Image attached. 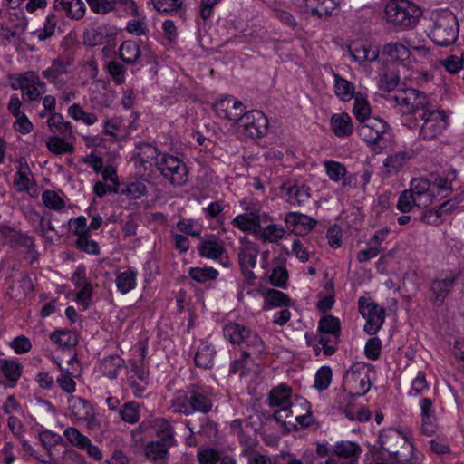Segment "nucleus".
<instances>
[{
  "mask_svg": "<svg viewBox=\"0 0 464 464\" xmlns=\"http://www.w3.org/2000/svg\"><path fill=\"white\" fill-rule=\"evenodd\" d=\"M391 99L401 112V123L411 130L419 128L421 140H432L448 127L446 112L435 109L424 92L411 88L396 92Z\"/></svg>",
  "mask_w": 464,
  "mask_h": 464,
  "instance_id": "1",
  "label": "nucleus"
},
{
  "mask_svg": "<svg viewBox=\"0 0 464 464\" xmlns=\"http://www.w3.org/2000/svg\"><path fill=\"white\" fill-rule=\"evenodd\" d=\"M224 336L231 343L240 346V357L236 359L230 364L229 373L243 374L250 365L266 353V344L259 335L237 323H229L223 329Z\"/></svg>",
  "mask_w": 464,
  "mask_h": 464,
  "instance_id": "2",
  "label": "nucleus"
},
{
  "mask_svg": "<svg viewBox=\"0 0 464 464\" xmlns=\"http://www.w3.org/2000/svg\"><path fill=\"white\" fill-rule=\"evenodd\" d=\"M378 444L382 452L387 453L386 460L390 464H418L414 455L413 444L400 430L392 428L380 431Z\"/></svg>",
  "mask_w": 464,
  "mask_h": 464,
  "instance_id": "3",
  "label": "nucleus"
},
{
  "mask_svg": "<svg viewBox=\"0 0 464 464\" xmlns=\"http://www.w3.org/2000/svg\"><path fill=\"white\" fill-rule=\"evenodd\" d=\"M213 402L209 392L203 386L190 384L186 390L178 391L170 401L174 413L191 416L196 412L207 415L212 411Z\"/></svg>",
  "mask_w": 464,
  "mask_h": 464,
  "instance_id": "4",
  "label": "nucleus"
},
{
  "mask_svg": "<svg viewBox=\"0 0 464 464\" xmlns=\"http://www.w3.org/2000/svg\"><path fill=\"white\" fill-rule=\"evenodd\" d=\"M387 21L401 30L414 28L420 16L422 10L408 0H392L385 7Z\"/></svg>",
  "mask_w": 464,
  "mask_h": 464,
  "instance_id": "5",
  "label": "nucleus"
},
{
  "mask_svg": "<svg viewBox=\"0 0 464 464\" xmlns=\"http://www.w3.org/2000/svg\"><path fill=\"white\" fill-rule=\"evenodd\" d=\"M459 34V23L455 14L449 10H441L433 14V26L430 38L439 46L453 44Z\"/></svg>",
  "mask_w": 464,
  "mask_h": 464,
  "instance_id": "6",
  "label": "nucleus"
},
{
  "mask_svg": "<svg viewBox=\"0 0 464 464\" xmlns=\"http://www.w3.org/2000/svg\"><path fill=\"white\" fill-rule=\"evenodd\" d=\"M157 159L156 169L174 187L184 186L188 180L187 165L179 158L163 152Z\"/></svg>",
  "mask_w": 464,
  "mask_h": 464,
  "instance_id": "7",
  "label": "nucleus"
},
{
  "mask_svg": "<svg viewBox=\"0 0 464 464\" xmlns=\"http://www.w3.org/2000/svg\"><path fill=\"white\" fill-rule=\"evenodd\" d=\"M340 320L333 315L323 316L318 323V343L322 345L324 354L333 355L340 342Z\"/></svg>",
  "mask_w": 464,
  "mask_h": 464,
  "instance_id": "8",
  "label": "nucleus"
},
{
  "mask_svg": "<svg viewBox=\"0 0 464 464\" xmlns=\"http://www.w3.org/2000/svg\"><path fill=\"white\" fill-rule=\"evenodd\" d=\"M268 120L258 110L245 112L237 124V132L245 139H258L267 132Z\"/></svg>",
  "mask_w": 464,
  "mask_h": 464,
  "instance_id": "9",
  "label": "nucleus"
},
{
  "mask_svg": "<svg viewBox=\"0 0 464 464\" xmlns=\"http://www.w3.org/2000/svg\"><path fill=\"white\" fill-rule=\"evenodd\" d=\"M357 132L367 144L381 148V143L388 140L389 125L380 118L371 117L359 122Z\"/></svg>",
  "mask_w": 464,
  "mask_h": 464,
  "instance_id": "10",
  "label": "nucleus"
},
{
  "mask_svg": "<svg viewBox=\"0 0 464 464\" xmlns=\"http://www.w3.org/2000/svg\"><path fill=\"white\" fill-rule=\"evenodd\" d=\"M358 304L360 314L366 319L364 331L374 335L384 323L385 309L365 297H360Z\"/></svg>",
  "mask_w": 464,
  "mask_h": 464,
  "instance_id": "11",
  "label": "nucleus"
},
{
  "mask_svg": "<svg viewBox=\"0 0 464 464\" xmlns=\"http://www.w3.org/2000/svg\"><path fill=\"white\" fill-rule=\"evenodd\" d=\"M198 250L202 257L219 260L224 267L231 266L223 241L214 235L202 240L198 246Z\"/></svg>",
  "mask_w": 464,
  "mask_h": 464,
  "instance_id": "12",
  "label": "nucleus"
},
{
  "mask_svg": "<svg viewBox=\"0 0 464 464\" xmlns=\"http://www.w3.org/2000/svg\"><path fill=\"white\" fill-rule=\"evenodd\" d=\"M13 89H21L28 101L38 100L45 92V83L34 72H26L17 77L16 82L12 83Z\"/></svg>",
  "mask_w": 464,
  "mask_h": 464,
  "instance_id": "13",
  "label": "nucleus"
},
{
  "mask_svg": "<svg viewBox=\"0 0 464 464\" xmlns=\"http://www.w3.org/2000/svg\"><path fill=\"white\" fill-rule=\"evenodd\" d=\"M71 65L72 63L69 60L58 57L52 62L47 69L42 72V75L56 88L62 89L67 83Z\"/></svg>",
  "mask_w": 464,
  "mask_h": 464,
  "instance_id": "14",
  "label": "nucleus"
},
{
  "mask_svg": "<svg viewBox=\"0 0 464 464\" xmlns=\"http://www.w3.org/2000/svg\"><path fill=\"white\" fill-rule=\"evenodd\" d=\"M266 214H261V210L256 208H247L243 214L237 215L232 224L235 227L246 232L256 233L261 228V222L267 221Z\"/></svg>",
  "mask_w": 464,
  "mask_h": 464,
  "instance_id": "15",
  "label": "nucleus"
},
{
  "mask_svg": "<svg viewBox=\"0 0 464 464\" xmlns=\"http://www.w3.org/2000/svg\"><path fill=\"white\" fill-rule=\"evenodd\" d=\"M117 29L110 24H102L95 28L85 30L83 42L89 46L108 44L115 39Z\"/></svg>",
  "mask_w": 464,
  "mask_h": 464,
  "instance_id": "16",
  "label": "nucleus"
},
{
  "mask_svg": "<svg viewBox=\"0 0 464 464\" xmlns=\"http://www.w3.org/2000/svg\"><path fill=\"white\" fill-rule=\"evenodd\" d=\"M213 109L220 118L234 121L236 125L245 113L243 103L232 98H224L217 101L213 104Z\"/></svg>",
  "mask_w": 464,
  "mask_h": 464,
  "instance_id": "17",
  "label": "nucleus"
},
{
  "mask_svg": "<svg viewBox=\"0 0 464 464\" xmlns=\"http://www.w3.org/2000/svg\"><path fill=\"white\" fill-rule=\"evenodd\" d=\"M408 190L415 198L417 208H427L433 202L435 195L431 189L429 177L412 179Z\"/></svg>",
  "mask_w": 464,
  "mask_h": 464,
  "instance_id": "18",
  "label": "nucleus"
},
{
  "mask_svg": "<svg viewBox=\"0 0 464 464\" xmlns=\"http://www.w3.org/2000/svg\"><path fill=\"white\" fill-rule=\"evenodd\" d=\"M348 52L359 63L374 62L379 57V48L368 41H354L348 45Z\"/></svg>",
  "mask_w": 464,
  "mask_h": 464,
  "instance_id": "19",
  "label": "nucleus"
},
{
  "mask_svg": "<svg viewBox=\"0 0 464 464\" xmlns=\"http://www.w3.org/2000/svg\"><path fill=\"white\" fill-rule=\"evenodd\" d=\"M429 179L433 194L435 192L441 198H447L452 191V182L457 179L455 169H450L442 174L430 173Z\"/></svg>",
  "mask_w": 464,
  "mask_h": 464,
  "instance_id": "20",
  "label": "nucleus"
},
{
  "mask_svg": "<svg viewBox=\"0 0 464 464\" xmlns=\"http://www.w3.org/2000/svg\"><path fill=\"white\" fill-rule=\"evenodd\" d=\"M420 408L421 410L420 430L423 434L431 436L436 432L438 428L433 402L429 398H422L420 401Z\"/></svg>",
  "mask_w": 464,
  "mask_h": 464,
  "instance_id": "21",
  "label": "nucleus"
},
{
  "mask_svg": "<svg viewBox=\"0 0 464 464\" xmlns=\"http://www.w3.org/2000/svg\"><path fill=\"white\" fill-rule=\"evenodd\" d=\"M285 222L295 234H306L316 225L317 221L307 215L299 212H289L285 217Z\"/></svg>",
  "mask_w": 464,
  "mask_h": 464,
  "instance_id": "22",
  "label": "nucleus"
},
{
  "mask_svg": "<svg viewBox=\"0 0 464 464\" xmlns=\"http://www.w3.org/2000/svg\"><path fill=\"white\" fill-rule=\"evenodd\" d=\"M53 8L56 12L63 13L72 20H81L86 12V6L82 0H54Z\"/></svg>",
  "mask_w": 464,
  "mask_h": 464,
  "instance_id": "23",
  "label": "nucleus"
},
{
  "mask_svg": "<svg viewBox=\"0 0 464 464\" xmlns=\"http://www.w3.org/2000/svg\"><path fill=\"white\" fill-rule=\"evenodd\" d=\"M458 277L457 273H450L449 276L442 279H434L430 283V291L434 295V301L436 303H443L446 296L451 291V288Z\"/></svg>",
  "mask_w": 464,
  "mask_h": 464,
  "instance_id": "24",
  "label": "nucleus"
},
{
  "mask_svg": "<svg viewBox=\"0 0 464 464\" xmlns=\"http://www.w3.org/2000/svg\"><path fill=\"white\" fill-rule=\"evenodd\" d=\"M330 124L333 132L338 138L348 137L353 131L352 117L347 112L332 115Z\"/></svg>",
  "mask_w": 464,
  "mask_h": 464,
  "instance_id": "25",
  "label": "nucleus"
},
{
  "mask_svg": "<svg viewBox=\"0 0 464 464\" xmlns=\"http://www.w3.org/2000/svg\"><path fill=\"white\" fill-rule=\"evenodd\" d=\"M172 446L162 443L159 440H151L144 447L145 457L156 463H166L169 457V450Z\"/></svg>",
  "mask_w": 464,
  "mask_h": 464,
  "instance_id": "26",
  "label": "nucleus"
},
{
  "mask_svg": "<svg viewBox=\"0 0 464 464\" xmlns=\"http://www.w3.org/2000/svg\"><path fill=\"white\" fill-rule=\"evenodd\" d=\"M334 453L336 457L347 462L357 464V460L362 453V449L360 445L355 442L341 441L334 445Z\"/></svg>",
  "mask_w": 464,
  "mask_h": 464,
  "instance_id": "27",
  "label": "nucleus"
},
{
  "mask_svg": "<svg viewBox=\"0 0 464 464\" xmlns=\"http://www.w3.org/2000/svg\"><path fill=\"white\" fill-rule=\"evenodd\" d=\"M405 44L401 42H390L382 46V54L392 61L405 62L411 56L409 50V42L404 40Z\"/></svg>",
  "mask_w": 464,
  "mask_h": 464,
  "instance_id": "28",
  "label": "nucleus"
},
{
  "mask_svg": "<svg viewBox=\"0 0 464 464\" xmlns=\"http://www.w3.org/2000/svg\"><path fill=\"white\" fill-rule=\"evenodd\" d=\"M400 76L395 69L383 65L378 72V87L383 92H392L399 84Z\"/></svg>",
  "mask_w": 464,
  "mask_h": 464,
  "instance_id": "29",
  "label": "nucleus"
},
{
  "mask_svg": "<svg viewBox=\"0 0 464 464\" xmlns=\"http://www.w3.org/2000/svg\"><path fill=\"white\" fill-rule=\"evenodd\" d=\"M215 355L216 350L213 345L207 342H202L194 357L196 366L203 369H211L214 365Z\"/></svg>",
  "mask_w": 464,
  "mask_h": 464,
  "instance_id": "30",
  "label": "nucleus"
},
{
  "mask_svg": "<svg viewBox=\"0 0 464 464\" xmlns=\"http://www.w3.org/2000/svg\"><path fill=\"white\" fill-rule=\"evenodd\" d=\"M68 405L71 414L77 420L89 419L93 411L90 402L81 397L71 396L68 398Z\"/></svg>",
  "mask_w": 464,
  "mask_h": 464,
  "instance_id": "31",
  "label": "nucleus"
},
{
  "mask_svg": "<svg viewBox=\"0 0 464 464\" xmlns=\"http://www.w3.org/2000/svg\"><path fill=\"white\" fill-rule=\"evenodd\" d=\"M47 125L50 130L54 133H59L64 138H74L71 122L64 121L61 113H52L47 120Z\"/></svg>",
  "mask_w": 464,
  "mask_h": 464,
  "instance_id": "32",
  "label": "nucleus"
},
{
  "mask_svg": "<svg viewBox=\"0 0 464 464\" xmlns=\"http://www.w3.org/2000/svg\"><path fill=\"white\" fill-rule=\"evenodd\" d=\"M292 389L286 384H280L273 388L268 394L270 407H282L292 404L290 398Z\"/></svg>",
  "mask_w": 464,
  "mask_h": 464,
  "instance_id": "33",
  "label": "nucleus"
},
{
  "mask_svg": "<svg viewBox=\"0 0 464 464\" xmlns=\"http://www.w3.org/2000/svg\"><path fill=\"white\" fill-rule=\"evenodd\" d=\"M163 152H160L156 147L151 146L148 143H140L136 145L135 158L136 162L140 165H145L148 162L154 161L156 166L157 159L161 156Z\"/></svg>",
  "mask_w": 464,
  "mask_h": 464,
  "instance_id": "34",
  "label": "nucleus"
},
{
  "mask_svg": "<svg viewBox=\"0 0 464 464\" xmlns=\"http://www.w3.org/2000/svg\"><path fill=\"white\" fill-rule=\"evenodd\" d=\"M334 78L335 95L343 102L351 101L356 94L353 83L335 72Z\"/></svg>",
  "mask_w": 464,
  "mask_h": 464,
  "instance_id": "35",
  "label": "nucleus"
},
{
  "mask_svg": "<svg viewBox=\"0 0 464 464\" xmlns=\"http://www.w3.org/2000/svg\"><path fill=\"white\" fill-rule=\"evenodd\" d=\"M198 459L200 464H236L233 458L225 456L213 449L199 451Z\"/></svg>",
  "mask_w": 464,
  "mask_h": 464,
  "instance_id": "36",
  "label": "nucleus"
},
{
  "mask_svg": "<svg viewBox=\"0 0 464 464\" xmlns=\"http://www.w3.org/2000/svg\"><path fill=\"white\" fill-rule=\"evenodd\" d=\"M156 433L159 441L162 443L175 446L176 440L174 438V430L171 423L165 418H159L155 420Z\"/></svg>",
  "mask_w": 464,
  "mask_h": 464,
  "instance_id": "37",
  "label": "nucleus"
},
{
  "mask_svg": "<svg viewBox=\"0 0 464 464\" xmlns=\"http://www.w3.org/2000/svg\"><path fill=\"white\" fill-rule=\"evenodd\" d=\"M14 279L9 285V289L14 296L26 295L33 290V285L29 277L22 272H18L12 276Z\"/></svg>",
  "mask_w": 464,
  "mask_h": 464,
  "instance_id": "38",
  "label": "nucleus"
},
{
  "mask_svg": "<svg viewBox=\"0 0 464 464\" xmlns=\"http://www.w3.org/2000/svg\"><path fill=\"white\" fill-rule=\"evenodd\" d=\"M137 275V271L133 268L119 273L115 280L118 291L125 295L134 289L136 287Z\"/></svg>",
  "mask_w": 464,
  "mask_h": 464,
  "instance_id": "39",
  "label": "nucleus"
},
{
  "mask_svg": "<svg viewBox=\"0 0 464 464\" xmlns=\"http://www.w3.org/2000/svg\"><path fill=\"white\" fill-rule=\"evenodd\" d=\"M411 156V153L406 150L395 152L385 159L383 166L388 173H398Z\"/></svg>",
  "mask_w": 464,
  "mask_h": 464,
  "instance_id": "40",
  "label": "nucleus"
},
{
  "mask_svg": "<svg viewBox=\"0 0 464 464\" xmlns=\"http://www.w3.org/2000/svg\"><path fill=\"white\" fill-rule=\"evenodd\" d=\"M124 366V360L118 355L104 358L100 364V371L110 379L117 378L119 371Z\"/></svg>",
  "mask_w": 464,
  "mask_h": 464,
  "instance_id": "41",
  "label": "nucleus"
},
{
  "mask_svg": "<svg viewBox=\"0 0 464 464\" xmlns=\"http://www.w3.org/2000/svg\"><path fill=\"white\" fill-rule=\"evenodd\" d=\"M354 98L353 112L358 122L371 118V106L367 98L362 93L357 92Z\"/></svg>",
  "mask_w": 464,
  "mask_h": 464,
  "instance_id": "42",
  "label": "nucleus"
},
{
  "mask_svg": "<svg viewBox=\"0 0 464 464\" xmlns=\"http://www.w3.org/2000/svg\"><path fill=\"white\" fill-rule=\"evenodd\" d=\"M119 53L123 62L133 64L140 56V46L134 41H124L120 47Z\"/></svg>",
  "mask_w": 464,
  "mask_h": 464,
  "instance_id": "43",
  "label": "nucleus"
},
{
  "mask_svg": "<svg viewBox=\"0 0 464 464\" xmlns=\"http://www.w3.org/2000/svg\"><path fill=\"white\" fill-rule=\"evenodd\" d=\"M365 373V366L362 363L353 364L349 370L346 371L343 376V389L350 390V395L353 393V387H355L359 380Z\"/></svg>",
  "mask_w": 464,
  "mask_h": 464,
  "instance_id": "44",
  "label": "nucleus"
},
{
  "mask_svg": "<svg viewBox=\"0 0 464 464\" xmlns=\"http://www.w3.org/2000/svg\"><path fill=\"white\" fill-rule=\"evenodd\" d=\"M69 138H64V136L60 138L56 135H53L46 140L45 144L48 150L56 155L64 153L71 154L73 152L74 147L72 144L66 141Z\"/></svg>",
  "mask_w": 464,
  "mask_h": 464,
  "instance_id": "45",
  "label": "nucleus"
},
{
  "mask_svg": "<svg viewBox=\"0 0 464 464\" xmlns=\"http://www.w3.org/2000/svg\"><path fill=\"white\" fill-rule=\"evenodd\" d=\"M22 365L17 360L0 359V370L11 382H16L22 374Z\"/></svg>",
  "mask_w": 464,
  "mask_h": 464,
  "instance_id": "46",
  "label": "nucleus"
},
{
  "mask_svg": "<svg viewBox=\"0 0 464 464\" xmlns=\"http://www.w3.org/2000/svg\"><path fill=\"white\" fill-rule=\"evenodd\" d=\"M119 415L124 422L137 423L140 419V404L136 401L124 403L119 410Z\"/></svg>",
  "mask_w": 464,
  "mask_h": 464,
  "instance_id": "47",
  "label": "nucleus"
},
{
  "mask_svg": "<svg viewBox=\"0 0 464 464\" xmlns=\"http://www.w3.org/2000/svg\"><path fill=\"white\" fill-rule=\"evenodd\" d=\"M257 252L256 250L245 248L238 253V262L242 272L247 271L248 278H255L254 273L249 268L255 267L256 263Z\"/></svg>",
  "mask_w": 464,
  "mask_h": 464,
  "instance_id": "48",
  "label": "nucleus"
},
{
  "mask_svg": "<svg viewBox=\"0 0 464 464\" xmlns=\"http://www.w3.org/2000/svg\"><path fill=\"white\" fill-rule=\"evenodd\" d=\"M154 8L162 14H173L183 12V0H151Z\"/></svg>",
  "mask_w": 464,
  "mask_h": 464,
  "instance_id": "49",
  "label": "nucleus"
},
{
  "mask_svg": "<svg viewBox=\"0 0 464 464\" xmlns=\"http://www.w3.org/2000/svg\"><path fill=\"white\" fill-rule=\"evenodd\" d=\"M265 309L276 306H288L290 303L289 297L281 291L269 289L264 295Z\"/></svg>",
  "mask_w": 464,
  "mask_h": 464,
  "instance_id": "50",
  "label": "nucleus"
},
{
  "mask_svg": "<svg viewBox=\"0 0 464 464\" xmlns=\"http://www.w3.org/2000/svg\"><path fill=\"white\" fill-rule=\"evenodd\" d=\"M50 338L62 348L70 349L78 343L77 335L71 331H55L51 334Z\"/></svg>",
  "mask_w": 464,
  "mask_h": 464,
  "instance_id": "51",
  "label": "nucleus"
},
{
  "mask_svg": "<svg viewBox=\"0 0 464 464\" xmlns=\"http://www.w3.org/2000/svg\"><path fill=\"white\" fill-rule=\"evenodd\" d=\"M287 202L292 205L301 206L310 197V188L307 186H292L287 190Z\"/></svg>",
  "mask_w": 464,
  "mask_h": 464,
  "instance_id": "52",
  "label": "nucleus"
},
{
  "mask_svg": "<svg viewBox=\"0 0 464 464\" xmlns=\"http://www.w3.org/2000/svg\"><path fill=\"white\" fill-rule=\"evenodd\" d=\"M188 276L196 282L202 284L216 280L218 276V272L212 267H191L188 270Z\"/></svg>",
  "mask_w": 464,
  "mask_h": 464,
  "instance_id": "53",
  "label": "nucleus"
},
{
  "mask_svg": "<svg viewBox=\"0 0 464 464\" xmlns=\"http://www.w3.org/2000/svg\"><path fill=\"white\" fill-rule=\"evenodd\" d=\"M9 22L13 24L12 28H6L7 37H15L20 34H23L27 27L26 18L17 13H9Z\"/></svg>",
  "mask_w": 464,
  "mask_h": 464,
  "instance_id": "54",
  "label": "nucleus"
},
{
  "mask_svg": "<svg viewBox=\"0 0 464 464\" xmlns=\"http://www.w3.org/2000/svg\"><path fill=\"white\" fill-rule=\"evenodd\" d=\"M42 200L46 208L55 211H61L65 207V201L53 190H44Z\"/></svg>",
  "mask_w": 464,
  "mask_h": 464,
  "instance_id": "55",
  "label": "nucleus"
},
{
  "mask_svg": "<svg viewBox=\"0 0 464 464\" xmlns=\"http://www.w3.org/2000/svg\"><path fill=\"white\" fill-rule=\"evenodd\" d=\"M106 71L111 76L117 85L125 82L126 69L122 63L118 61H110L106 64Z\"/></svg>",
  "mask_w": 464,
  "mask_h": 464,
  "instance_id": "56",
  "label": "nucleus"
},
{
  "mask_svg": "<svg viewBox=\"0 0 464 464\" xmlns=\"http://www.w3.org/2000/svg\"><path fill=\"white\" fill-rule=\"evenodd\" d=\"M324 165L325 167L327 176L333 181L341 180L347 173L346 167L340 162L326 160L324 162Z\"/></svg>",
  "mask_w": 464,
  "mask_h": 464,
  "instance_id": "57",
  "label": "nucleus"
},
{
  "mask_svg": "<svg viewBox=\"0 0 464 464\" xmlns=\"http://www.w3.org/2000/svg\"><path fill=\"white\" fill-rule=\"evenodd\" d=\"M332 380V369L329 366H322L314 377V388L318 391L327 389Z\"/></svg>",
  "mask_w": 464,
  "mask_h": 464,
  "instance_id": "58",
  "label": "nucleus"
},
{
  "mask_svg": "<svg viewBox=\"0 0 464 464\" xmlns=\"http://www.w3.org/2000/svg\"><path fill=\"white\" fill-rule=\"evenodd\" d=\"M285 234V230L283 227L277 225H268L264 228L263 233L260 236V238L264 242L268 241L276 243L279 239L283 238Z\"/></svg>",
  "mask_w": 464,
  "mask_h": 464,
  "instance_id": "59",
  "label": "nucleus"
},
{
  "mask_svg": "<svg viewBox=\"0 0 464 464\" xmlns=\"http://www.w3.org/2000/svg\"><path fill=\"white\" fill-rule=\"evenodd\" d=\"M396 207L401 212L408 213L414 207H417V201L412 194L408 189H405L400 194Z\"/></svg>",
  "mask_w": 464,
  "mask_h": 464,
  "instance_id": "60",
  "label": "nucleus"
},
{
  "mask_svg": "<svg viewBox=\"0 0 464 464\" xmlns=\"http://www.w3.org/2000/svg\"><path fill=\"white\" fill-rule=\"evenodd\" d=\"M64 437L75 447L82 450L84 447L89 438L83 435L80 430L74 427H69L63 431Z\"/></svg>",
  "mask_w": 464,
  "mask_h": 464,
  "instance_id": "61",
  "label": "nucleus"
},
{
  "mask_svg": "<svg viewBox=\"0 0 464 464\" xmlns=\"http://www.w3.org/2000/svg\"><path fill=\"white\" fill-rule=\"evenodd\" d=\"M187 427L192 433L215 434L218 430L217 425L212 420H210L209 418L207 416H204L200 420V425L198 427H196L190 421L187 423Z\"/></svg>",
  "mask_w": 464,
  "mask_h": 464,
  "instance_id": "62",
  "label": "nucleus"
},
{
  "mask_svg": "<svg viewBox=\"0 0 464 464\" xmlns=\"http://www.w3.org/2000/svg\"><path fill=\"white\" fill-rule=\"evenodd\" d=\"M91 10L95 14H107L115 8V0H86Z\"/></svg>",
  "mask_w": 464,
  "mask_h": 464,
  "instance_id": "63",
  "label": "nucleus"
},
{
  "mask_svg": "<svg viewBox=\"0 0 464 464\" xmlns=\"http://www.w3.org/2000/svg\"><path fill=\"white\" fill-rule=\"evenodd\" d=\"M429 390V384L426 380L424 372L420 371L418 375L411 382V389L409 392L410 397H417L420 395L423 391Z\"/></svg>",
  "mask_w": 464,
  "mask_h": 464,
  "instance_id": "64",
  "label": "nucleus"
}]
</instances>
